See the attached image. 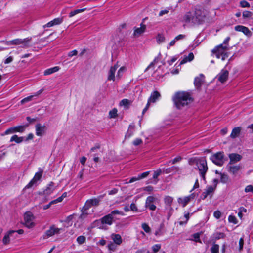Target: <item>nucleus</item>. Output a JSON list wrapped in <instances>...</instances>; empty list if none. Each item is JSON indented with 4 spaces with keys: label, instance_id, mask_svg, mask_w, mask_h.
I'll return each mask as SVG.
<instances>
[{
    "label": "nucleus",
    "instance_id": "nucleus-29",
    "mask_svg": "<svg viewBox=\"0 0 253 253\" xmlns=\"http://www.w3.org/2000/svg\"><path fill=\"white\" fill-rule=\"evenodd\" d=\"M60 68L58 66H55L51 68L46 69L44 72V75L45 76L50 75L52 73L56 72L59 71Z\"/></svg>",
    "mask_w": 253,
    "mask_h": 253
},
{
    "label": "nucleus",
    "instance_id": "nucleus-57",
    "mask_svg": "<svg viewBox=\"0 0 253 253\" xmlns=\"http://www.w3.org/2000/svg\"><path fill=\"white\" fill-rule=\"evenodd\" d=\"M145 206L152 211H154L156 208V206L154 205L153 203L145 204Z\"/></svg>",
    "mask_w": 253,
    "mask_h": 253
},
{
    "label": "nucleus",
    "instance_id": "nucleus-44",
    "mask_svg": "<svg viewBox=\"0 0 253 253\" xmlns=\"http://www.w3.org/2000/svg\"><path fill=\"white\" fill-rule=\"evenodd\" d=\"M157 42L158 43L160 44L165 41V37L163 35L158 34L156 37Z\"/></svg>",
    "mask_w": 253,
    "mask_h": 253
},
{
    "label": "nucleus",
    "instance_id": "nucleus-61",
    "mask_svg": "<svg viewBox=\"0 0 253 253\" xmlns=\"http://www.w3.org/2000/svg\"><path fill=\"white\" fill-rule=\"evenodd\" d=\"M221 213L219 211H216L214 212V216L216 219H219L221 217Z\"/></svg>",
    "mask_w": 253,
    "mask_h": 253
},
{
    "label": "nucleus",
    "instance_id": "nucleus-59",
    "mask_svg": "<svg viewBox=\"0 0 253 253\" xmlns=\"http://www.w3.org/2000/svg\"><path fill=\"white\" fill-rule=\"evenodd\" d=\"M240 5L242 7H249L250 6L249 3L245 0H243L240 2Z\"/></svg>",
    "mask_w": 253,
    "mask_h": 253
},
{
    "label": "nucleus",
    "instance_id": "nucleus-31",
    "mask_svg": "<svg viewBox=\"0 0 253 253\" xmlns=\"http://www.w3.org/2000/svg\"><path fill=\"white\" fill-rule=\"evenodd\" d=\"M134 127V125L131 124L129 125L128 130L125 136L126 138H129L133 135Z\"/></svg>",
    "mask_w": 253,
    "mask_h": 253
},
{
    "label": "nucleus",
    "instance_id": "nucleus-51",
    "mask_svg": "<svg viewBox=\"0 0 253 253\" xmlns=\"http://www.w3.org/2000/svg\"><path fill=\"white\" fill-rule=\"evenodd\" d=\"M162 173V170L159 169H157V170L154 171V174H153V178L156 179L158 178V177Z\"/></svg>",
    "mask_w": 253,
    "mask_h": 253
},
{
    "label": "nucleus",
    "instance_id": "nucleus-45",
    "mask_svg": "<svg viewBox=\"0 0 253 253\" xmlns=\"http://www.w3.org/2000/svg\"><path fill=\"white\" fill-rule=\"evenodd\" d=\"M117 245L113 242H110L108 245V248L109 250L115 251L117 249Z\"/></svg>",
    "mask_w": 253,
    "mask_h": 253
},
{
    "label": "nucleus",
    "instance_id": "nucleus-5",
    "mask_svg": "<svg viewBox=\"0 0 253 253\" xmlns=\"http://www.w3.org/2000/svg\"><path fill=\"white\" fill-rule=\"evenodd\" d=\"M197 166L201 176L203 179H205V174L208 169L206 158L205 157L199 158V161L197 162Z\"/></svg>",
    "mask_w": 253,
    "mask_h": 253
},
{
    "label": "nucleus",
    "instance_id": "nucleus-1",
    "mask_svg": "<svg viewBox=\"0 0 253 253\" xmlns=\"http://www.w3.org/2000/svg\"><path fill=\"white\" fill-rule=\"evenodd\" d=\"M173 100L176 108L179 109L188 105L192 101L190 95L186 92L176 93L173 97Z\"/></svg>",
    "mask_w": 253,
    "mask_h": 253
},
{
    "label": "nucleus",
    "instance_id": "nucleus-20",
    "mask_svg": "<svg viewBox=\"0 0 253 253\" xmlns=\"http://www.w3.org/2000/svg\"><path fill=\"white\" fill-rule=\"evenodd\" d=\"M100 202V200L97 198L92 199L86 201L85 204V209H89L92 206H97L98 205Z\"/></svg>",
    "mask_w": 253,
    "mask_h": 253
},
{
    "label": "nucleus",
    "instance_id": "nucleus-24",
    "mask_svg": "<svg viewBox=\"0 0 253 253\" xmlns=\"http://www.w3.org/2000/svg\"><path fill=\"white\" fill-rule=\"evenodd\" d=\"M55 190L54 184L53 182H50L47 185L46 188L43 191L44 194L46 195H49L51 194Z\"/></svg>",
    "mask_w": 253,
    "mask_h": 253
},
{
    "label": "nucleus",
    "instance_id": "nucleus-10",
    "mask_svg": "<svg viewBox=\"0 0 253 253\" xmlns=\"http://www.w3.org/2000/svg\"><path fill=\"white\" fill-rule=\"evenodd\" d=\"M195 194L193 193L187 196L179 197L177 199V202L179 204L182 205L183 207H184L191 200L195 198Z\"/></svg>",
    "mask_w": 253,
    "mask_h": 253
},
{
    "label": "nucleus",
    "instance_id": "nucleus-19",
    "mask_svg": "<svg viewBox=\"0 0 253 253\" xmlns=\"http://www.w3.org/2000/svg\"><path fill=\"white\" fill-rule=\"evenodd\" d=\"M15 233H16L15 230H9L6 233L2 239L3 244L5 245L9 244L10 242V237Z\"/></svg>",
    "mask_w": 253,
    "mask_h": 253
},
{
    "label": "nucleus",
    "instance_id": "nucleus-21",
    "mask_svg": "<svg viewBox=\"0 0 253 253\" xmlns=\"http://www.w3.org/2000/svg\"><path fill=\"white\" fill-rule=\"evenodd\" d=\"M227 168L228 171L234 175L237 174L241 169V167L239 165L233 166L229 164L227 166Z\"/></svg>",
    "mask_w": 253,
    "mask_h": 253
},
{
    "label": "nucleus",
    "instance_id": "nucleus-52",
    "mask_svg": "<svg viewBox=\"0 0 253 253\" xmlns=\"http://www.w3.org/2000/svg\"><path fill=\"white\" fill-rule=\"evenodd\" d=\"M155 200V198L153 196H149L147 198V199L146 200L145 204H148L153 203Z\"/></svg>",
    "mask_w": 253,
    "mask_h": 253
},
{
    "label": "nucleus",
    "instance_id": "nucleus-48",
    "mask_svg": "<svg viewBox=\"0 0 253 253\" xmlns=\"http://www.w3.org/2000/svg\"><path fill=\"white\" fill-rule=\"evenodd\" d=\"M228 221L229 222L233 223L234 224H237V218L235 216L230 215L228 217Z\"/></svg>",
    "mask_w": 253,
    "mask_h": 253
},
{
    "label": "nucleus",
    "instance_id": "nucleus-56",
    "mask_svg": "<svg viewBox=\"0 0 253 253\" xmlns=\"http://www.w3.org/2000/svg\"><path fill=\"white\" fill-rule=\"evenodd\" d=\"M252 15V13L248 11H244L243 13V16L244 18H249L251 17Z\"/></svg>",
    "mask_w": 253,
    "mask_h": 253
},
{
    "label": "nucleus",
    "instance_id": "nucleus-27",
    "mask_svg": "<svg viewBox=\"0 0 253 253\" xmlns=\"http://www.w3.org/2000/svg\"><path fill=\"white\" fill-rule=\"evenodd\" d=\"M111 239L113 240L114 243L117 245H120L122 243V239L119 234H112Z\"/></svg>",
    "mask_w": 253,
    "mask_h": 253
},
{
    "label": "nucleus",
    "instance_id": "nucleus-40",
    "mask_svg": "<svg viewBox=\"0 0 253 253\" xmlns=\"http://www.w3.org/2000/svg\"><path fill=\"white\" fill-rule=\"evenodd\" d=\"M215 188L213 186H209L207 187L205 191L209 195H211L213 193Z\"/></svg>",
    "mask_w": 253,
    "mask_h": 253
},
{
    "label": "nucleus",
    "instance_id": "nucleus-6",
    "mask_svg": "<svg viewBox=\"0 0 253 253\" xmlns=\"http://www.w3.org/2000/svg\"><path fill=\"white\" fill-rule=\"evenodd\" d=\"M193 13L195 24H200L204 21L207 12L204 9L197 7Z\"/></svg>",
    "mask_w": 253,
    "mask_h": 253
},
{
    "label": "nucleus",
    "instance_id": "nucleus-34",
    "mask_svg": "<svg viewBox=\"0 0 253 253\" xmlns=\"http://www.w3.org/2000/svg\"><path fill=\"white\" fill-rule=\"evenodd\" d=\"M241 128L239 127H235L233 129L230 134V137L232 138H236L240 134Z\"/></svg>",
    "mask_w": 253,
    "mask_h": 253
},
{
    "label": "nucleus",
    "instance_id": "nucleus-42",
    "mask_svg": "<svg viewBox=\"0 0 253 253\" xmlns=\"http://www.w3.org/2000/svg\"><path fill=\"white\" fill-rule=\"evenodd\" d=\"M34 96L33 95H30L29 96H28L26 98H24L21 101L20 103L21 104H24L27 102H30L32 100L33 98H34Z\"/></svg>",
    "mask_w": 253,
    "mask_h": 253
},
{
    "label": "nucleus",
    "instance_id": "nucleus-16",
    "mask_svg": "<svg viewBox=\"0 0 253 253\" xmlns=\"http://www.w3.org/2000/svg\"><path fill=\"white\" fill-rule=\"evenodd\" d=\"M61 229L56 228L54 225L51 226L48 230L45 232L46 238H49L53 236L55 234H57L60 233Z\"/></svg>",
    "mask_w": 253,
    "mask_h": 253
},
{
    "label": "nucleus",
    "instance_id": "nucleus-64",
    "mask_svg": "<svg viewBox=\"0 0 253 253\" xmlns=\"http://www.w3.org/2000/svg\"><path fill=\"white\" fill-rule=\"evenodd\" d=\"M78 51L77 50H74L69 52L68 56L69 57H72L77 54Z\"/></svg>",
    "mask_w": 253,
    "mask_h": 253
},
{
    "label": "nucleus",
    "instance_id": "nucleus-33",
    "mask_svg": "<svg viewBox=\"0 0 253 253\" xmlns=\"http://www.w3.org/2000/svg\"><path fill=\"white\" fill-rule=\"evenodd\" d=\"M24 140L23 137H19L17 135H13L10 138V142L15 141L17 143H20Z\"/></svg>",
    "mask_w": 253,
    "mask_h": 253
},
{
    "label": "nucleus",
    "instance_id": "nucleus-9",
    "mask_svg": "<svg viewBox=\"0 0 253 253\" xmlns=\"http://www.w3.org/2000/svg\"><path fill=\"white\" fill-rule=\"evenodd\" d=\"M43 173V170L40 168L38 172H36L33 179L26 186V188H30L34 185L38 180H40Z\"/></svg>",
    "mask_w": 253,
    "mask_h": 253
},
{
    "label": "nucleus",
    "instance_id": "nucleus-25",
    "mask_svg": "<svg viewBox=\"0 0 253 253\" xmlns=\"http://www.w3.org/2000/svg\"><path fill=\"white\" fill-rule=\"evenodd\" d=\"M204 80V76L201 74L198 77H196L194 80V84L197 88L201 86Z\"/></svg>",
    "mask_w": 253,
    "mask_h": 253
},
{
    "label": "nucleus",
    "instance_id": "nucleus-17",
    "mask_svg": "<svg viewBox=\"0 0 253 253\" xmlns=\"http://www.w3.org/2000/svg\"><path fill=\"white\" fill-rule=\"evenodd\" d=\"M230 161L229 164L232 165L240 161L242 159V156L237 153H231L228 155Z\"/></svg>",
    "mask_w": 253,
    "mask_h": 253
},
{
    "label": "nucleus",
    "instance_id": "nucleus-36",
    "mask_svg": "<svg viewBox=\"0 0 253 253\" xmlns=\"http://www.w3.org/2000/svg\"><path fill=\"white\" fill-rule=\"evenodd\" d=\"M182 157L181 156H177V157H176L173 159L168 161L167 163V165H169L170 164H174L179 163V162H180L182 160Z\"/></svg>",
    "mask_w": 253,
    "mask_h": 253
},
{
    "label": "nucleus",
    "instance_id": "nucleus-14",
    "mask_svg": "<svg viewBox=\"0 0 253 253\" xmlns=\"http://www.w3.org/2000/svg\"><path fill=\"white\" fill-rule=\"evenodd\" d=\"M182 21L187 24L190 23L195 24L194 13L191 12H186L183 16Z\"/></svg>",
    "mask_w": 253,
    "mask_h": 253
},
{
    "label": "nucleus",
    "instance_id": "nucleus-46",
    "mask_svg": "<svg viewBox=\"0 0 253 253\" xmlns=\"http://www.w3.org/2000/svg\"><path fill=\"white\" fill-rule=\"evenodd\" d=\"M142 229L148 233H150L151 232V228L148 226V225L145 223H144L142 224Z\"/></svg>",
    "mask_w": 253,
    "mask_h": 253
},
{
    "label": "nucleus",
    "instance_id": "nucleus-8",
    "mask_svg": "<svg viewBox=\"0 0 253 253\" xmlns=\"http://www.w3.org/2000/svg\"><path fill=\"white\" fill-rule=\"evenodd\" d=\"M160 96H161L160 94L158 91H155L151 93V96H150V97L148 100V102L147 103L146 107L143 110L142 114H144L145 112L147 110V109H148V108L149 107L150 103L151 102H153V103L155 102L156 101V100L157 99H158V98L160 97Z\"/></svg>",
    "mask_w": 253,
    "mask_h": 253
},
{
    "label": "nucleus",
    "instance_id": "nucleus-32",
    "mask_svg": "<svg viewBox=\"0 0 253 253\" xmlns=\"http://www.w3.org/2000/svg\"><path fill=\"white\" fill-rule=\"evenodd\" d=\"M173 201V198L169 196H166L164 198V202L165 204L168 207H170Z\"/></svg>",
    "mask_w": 253,
    "mask_h": 253
},
{
    "label": "nucleus",
    "instance_id": "nucleus-47",
    "mask_svg": "<svg viewBox=\"0 0 253 253\" xmlns=\"http://www.w3.org/2000/svg\"><path fill=\"white\" fill-rule=\"evenodd\" d=\"M117 115V110L115 108L111 110L109 112V116L110 118H115Z\"/></svg>",
    "mask_w": 253,
    "mask_h": 253
},
{
    "label": "nucleus",
    "instance_id": "nucleus-2",
    "mask_svg": "<svg viewBox=\"0 0 253 253\" xmlns=\"http://www.w3.org/2000/svg\"><path fill=\"white\" fill-rule=\"evenodd\" d=\"M230 49L229 46L220 44L215 47L212 52L217 58H221L222 60H225L229 56L228 51Z\"/></svg>",
    "mask_w": 253,
    "mask_h": 253
},
{
    "label": "nucleus",
    "instance_id": "nucleus-11",
    "mask_svg": "<svg viewBox=\"0 0 253 253\" xmlns=\"http://www.w3.org/2000/svg\"><path fill=\"white\" fill-rule=\"evenodd\" d=\"M119 66L118 64H115L113 66L110 67L108 72L107 80L115 81L116 76L115 77L116 72Z\"/></svg>",
    "mask_w": 253,
    "mask_h": 253
},
{
    "label": "nucleus",
    "instance_id": "nucleus-39",
    "mask_svg": "<svg viewBox=\"0 0 253 253\" xmlns=\"http://www.w3.org/2000/svg\"><path fill=\"white\" fill-rule=\"evenodd\" d=\"M219 246L217 244H213L211 248V253H219Z\"/></svg>",
    "mask_w": 253,
    "mask_h": 253
},
{
    "label": "nucleus",
    "instance_id": "nucleus-23",
    "mask_svg": "<svg viewBox=\"0 0 253 253\" xmlns=\"http://www.w3.org/2000/svg\"><path fill=\"white\" fill-rule=\"evenodd\" d=\"M146 26L145 25L141 24V27L135 29L133 35L135 37H139L142 35L146 30Z\"/></svg>",
    "mask_w": 253,
    "mask_h": 253
},
{
    "label": "nucleus",
    "instance_id": "nucleus-53",
    "mask_svg": "<svg viewBox=\"0 0 253 253\" xmlns=\"http://www.w3.org/2000/svg\"><path fill=\"white\" fill-rule=\"evenodd\" d=\"M245 191L246 192H251L253 193V185H249L247 186L245 189Z\"/></svg>",
    "mask_w": 253,
    "mask_h": 253
},
{
    "label": "nucleus",
    "instance_id": "nucleus-12",
    "mask_svg": "<svg viewBox=\"0 0 253 253\" xmlns=\"http://www.w3.org/2000/svg\"><path fill=\"white\" fill-rule=\"evenodd\" d=\"M46 129V126L40 123L37 124L35 126L36 134L38 136H43L45 133Z\"/></svg>",
    "mask_w": 253,
    "mask_h": 253
},
{
    "label": "nucleus",
    "instance_id": "nucleus-22",
    "mask_svg": "<svg viewBox=\"0 0 253 253\" xmlns=\"http://www.w3.org/2000/svg\"><path fill=\"white\" fill-rule=\"evenodd\" d=\"M63 22V18H55L53 20L49 22L44 26V27H51L56 25H59Z\"/></svg>",
    "mask_w": 253,
    "mask_h": 253
},
{
    "label": "nucleus",
    "instance_id": "nucleus-54",
    "mask_svg": "<svg viewBox=\"0 0 253 253\" xmlns=\"http://www.w3.org/2000/svg\"><path fill=\"white\" fill-rule=\"evenodd\" d=\"M15 133L14 129L13 127H10L7 129L4 132L5 135H8L9 134H12Z\"/></svg>",
    "mask_w": 253,
    "mask_h": 253
},
{
    "label": "nucleus",
    "instance_id": "nucleus-43",
    "mask_svg": "<svg viewBox=\"0 0 253 253\" xmlns=\"http://www.w3.org/2000/svg\"><path fill=\"white\" fill-rule=\"evenodd\" d=\"M130 101L127 99H123L120 103L121 106H124L125 107H128L130 104Z\"/></svg>",
    "mask_w": 253,
    "mask_h": 253
},
{
    "label": "nucleus",
    "instance_id": "nucleus-18",
    "mask_svg": "<svg viewBox=\"0 0 253 253\" xmlns=\"http://www.w3.org/2000/svg\"><path fill=\"white\" fill-rule=\"evenodd\" d=\"M235 30L237 31L242 32L245 35L248 37H251L252 36V33L248 28L242 26L238 25L235 27Z\"/></svg>",
    "mask_w": 253,
    "mask_h": 253
},
{
    "label": "nucleus",
    "instance_id": "nucleus-3",
    "mask_svg": "<svg viewBox=\"0 0 253 253\" xmlns=\"http://www.w3.org/2000/svg\"><path fill=\"white\" fill-rule=\"evenodd\" d=\"M32 40L31 37H27L24 39H15L9 41L4 42L6 45H21V47L23 48H27L31 46L30 42Z\"/></svg>",
    "mask_w": 253,
    "mask_h": 253
},
{
    "label": "nucleus",
    "instance_id": "nucleus-28",
    "mask_svg": "<svg viewBox=\"0 0 253 253\" xmlns=\"http://www.w3.org/2000/svg\"><path fill=\"white\" fill-rule=\"evenodd\" d=\"M194 56L193 53H190L188 56H185L184 58L181 61L180 65L186 63L187 62H190L194 59Z\"/></svg>",
    "mask_w": 253,
    "mask_h": 253
},
{
    "label": "nucleus",
    "instance_id": "nucleus-38",
    "mask_svg": "<svg viewBox=\"0 0 253 253\" xmlns=\"http://www.w3.org/2000/svg\"><path fill=\"white\" fill-rule=\"evenodd\" d=\"M220 181L223 183H226L229 180V176L225 173H220Z\"/></svg>",
    "mask_w": 253,
    "mask_h": 253
},
{
    "label": "nucleus",
    "instance_id": "nucleus-63",
    "mask_svg": "<svg viewBox=\"0 0 253 253\" xmlns=\"http://www.w3.org/2000/svg\"><path fill=\"white\" fill-rule=\"evenodd\" d=\"M169 12V9L162 10L159 12V16H162L163 15L168 13Z\"/></svg>",
    "mask_w": 253,
    "mask_h": 253
},
{
    "label": "nucleus",
    "instance_id": "nucleus-7",
    "mask_svg": "<svg viewBox=\"0 0 253 253\" xmlns=\"http://www.w3.org/2000/svg\"><path fill=\"white\" fill-rule=\"evenodd\" d=\"M224 154L223 152H217L210 157V160L215 165L221 166L224 163Z\"/></svg>",
    "mask_w": 253,
    "mask_h": 253
},
{
    "label": "nucleus",
    "instance_id": "nucleus-41",
    "mask_svg": "<svg viewBox=\"0 0 253 253\" xmlns=\"http://www.w3.org/2000/svg\"><path fill=\"white\" fill-rule=\"evenodd\" d=\"M201 234V233H196L192 235L193 239H192V240H193L197 242L201 243V241L200 239V236Z\"/></svg>",
    "mask_w": 253,
    "mask_h": 253
},
{
    "label": "nucleus",
    "instance_id": "nucleus-4",
    "mask_svg": "<svg viewBox=\"0 0 253 253\" xmlns=\"http://www.w3.org/2000/svg\"><path fill=\"white\" fill-rule=\"evenodd\" d=\"M116 214H121L123 215V212L119 211V210H114L111 212L110 213L103 216L100 220L101 223L103 224H107L111 225L113 224L115 221L114 216Z\"/></svg>",
    "mask_w": 253,
    "mask_h": 253
},
{
    "label": "nucleus",
    "instance_id": "nucleus-26",
    "mask_svg": "<svg viewBox=\"0 0 253 253\" xmlns=\"http://www.w3.org/2000/svg\"><path fill=\"white\" fill-rule=\"evenodd\" d=\"M180 170V169L179 167L173 166L171 167L164 169L163 172L166 174H168L171 172L179 173Z\"/></svg>",
    "mask_w": 253,
    "mask_h": 253
},
{
    "label": "nucleus",
    "instance_id": "nucleus-15",
    "mask_svg": "<svg viewBox=\"0 0 253 253\" xmlns=\"http://www.w3.org/2000/svg\"><path fill=\"white\" fill-rule=\"evenodd\" d=\"M228 75V71L226 69H222L217 76L216 78L221 83H223L227 80Z\"/></svg>",
    "mask_w": 253,
    "mask_h": 253
},
{
    "label": "nucleus",
    "instance_id": "nucleus-58",
    "mask_svg": "<svg viewBox=\"0 0 253 253\" xmlns=\"http://www.w3.org/2000/svg\"><path fill=\"white\" fill-rule=\"evenodd\" d=\"M149 173H150V171H146V172H143V173L139 174L138 176H139L140 180L146 177L149 175Z\"/></svg>",
    "mask_w": 253,
    "mask_h": 253
},
{
    "label": "nucleus",
    "instance_id": "nucleus-50",
    "mask_svg": "<svg viewBox=\"0 0 253 253\" xmlns=\"http://www.w3.org/2000/svg\"><path fill=\"white\" fill-rule=\"evenodd\" d=\"M198 161H199V158H191L189 160V164L192 166L194 165L197 166Z\"/></svg>",
    "mask_w": 253,
    "mask_h": 253
},
{
    "label": "nucleus",
    "instance_id": "nucleus-13",
    "mask_svg": "<svg viewBox=\"0 0 253 253\" xmlns=\"http://www.w3.org/2000/svg\"><path fill=\"white\" fill-rule=\"evenodd\" d=\"M33 219V216L32 214L30 212H26L24 215V221L25 225L29 228H32L34 226V223L32 222Z\"/></svg>",
    "mask_w": 253,
    "mask_h": 253
},
{
    "label": "nucleus",
    "instance_id": "nucleus-30",
    "mask_svg": "<svg viewBox=\"0 0 253 253\" xmlns=\"http://www.w3.org/2000/svg\"><path fill=\"white\" fill-rule=\"evenodd\" d=\"M28 126V124L25 125H21L14 126V131L15 132L22 133L24 131L26 127Z\"/></svg>",
    "mask_w": 253,
    "mask_h": 253
},
{
    "label": "nucleus",
    "instance_id": "nucleus-60",
    "mask_svg": "<svg viewBox=\"0 0 253 253\" xmlns=\"http://www.w3.org/2000/svg\"><path fill=\"white\" fill-rule=\"evenodd\" d=\"M239 251H241L243 248V245H244V239L243 238H241L239 240Z\"/></svg>",
    "mask_w": 253,
    "mask_h": 253
},
{
    "label": "nucleus",
    "instance_id": "nucleus-55",
    "mask_svg": "<svg viewBox=\"0 0 253 253\" xmlns=\"http://www.w3.org/2000/svg\"><path fill=\"white\" fill-rule=\"evenodd\" d=\"M62 201V197H59L57 199H56L54 200L51 201L49 203L51 205H52L53 204H55L57 203L61 202Z\"/></svg>",
    "mask_w": 253,
    "mask_h": 253
},
{
    "label": "nucleus",
    "instance_id": "nucleus-62",
    "mask_svg": "<svg viewBox=\"0 0 253 253\" xmlns=\"http://www.w3.org/2000/svg\"><path fill=\"white\" fill-rule=\"evenodd\" d=\"M142 143V140L139 138L136 139L133 142V144L135 146L139 145V144H141Z\"/></svg>",
    "mask_w": 253,
    "mask_h": 253
},
{
    "label": "nucleus",
    "instance_id": "nucleus-35",
    "mask_svg": "<svg viewBox=\"0 0 253 253\" xmlns=\"http://www.w3.org/2000/svg\"><path fill=\"white\" fill-rule=\"evenodd\" d=\"M126 70V68L125 66H122L121 68H120L118 69L117 75H116V79H120L123 76V74H124V73Z\"/></svg>",
    "mask_w": 253,
    "mask_h": 253
},
{
    "label": "nucleus",
    "instance_id": "nucleus-37",
    "mask_svg": "<svg viewBox=\"0 0 253 253\" xmlns=\"http://www.w3.org/2000/svg\"><path fill=\"white\" fill-rule=\"evenodd\" d=\"M86 9L85 8L80 9H76L70 12L69 16L72 17L84 11Z\"/></svg>",
    "mask_w": 253,
    "mask_h": 253
},
{
    "label": "nucleus",
    "instance_id": "nucleus-49",
    "mask_svg": "<svg viewBox=\"0 0 253 253\" xmlns=\"http://www.w3.org/2000/svg\"><path fill=\"white\" fill-rule=\"evenodd\" d=\"M85 241V238L84 236H80L77 239V241L80 244L84 243Z\"/></svg>",
    "mask_w": 253,
    "mask_h": 253
}]
</instances>
